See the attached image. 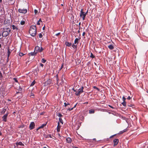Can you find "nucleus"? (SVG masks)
I'll use <instances>...</instances> for the list:
<instances>
[{
	"instance_id": "1",
	"label": "nucleus",
	"mask_w": 148,
	"mask_h": 148,
	"mask_svg": "<svg viewBox=\"0 0 148 148\" xmlns=\"http://www.w3.org/2000/svg\"><path fill=\"white\" fill-rule=\"evenodd\" d=\"M30 34L33 37L35 36L36 34V27L35 25L30 27L29 31Z\"/></svg>"
},
{
	"instance_id": "2",
	"label": "nucleus",
	"mask_w": 148,
	"mask_h": 148,
	"mask_svg": "<svg viewBox=\"0 0 148 148\" xmlns=\"http://www.w3.org/2000/svg\"><path fill=\"white\" fill-rule=\"evenodd\" d=\"M86 16V15L85 14V12H83V10L82 9L80 13V16L82 18L83 21L85 20Z\"/></svg>"
},
{
	"instance_id": "3",
	"label": "nucleus",
	"mask_w": 148,
	"mask_h": 148,
	"mask_svg": "<svg viewBox=\"0 0 148 148\" xmlns=\"http://www.w3.org/2000/svg\"><path fill=\"white\" fill-rule=\"evenodd\" d=\"M18 11L20 13L25 14L27 13V10L26 9H22L19 8L18 10Z\"/></svg>"
},
{
	"instance_id": "4",
	"label": "nucleus",
	"mask_w": 148,
	"mask_h": 148,
	"mask_svg": "<svg viewBox=\"0 0 148 148\" xmlns=\"http://www.w3.org/2000/svg\"><path fill=\"white\" fill-rule=\"evenodd\" d=\"M35 126V124L34 122H32L31 123L29 126V128L30 130L33 129Z\"/></svg>"
},
{
	"instance_id": "5",
	"label": "nucleus",
	"mask_w": 148,
	"mask_h": 148,
	"mask_svg": "<svg viewBox=\"0 0 148 148\" xmlns=\"http://www.w3.org/2000/svg\"><path fill=\"white\" fill-rule=\"evenodd\" d=\"M51 80L50 79H49L45 81L44 83L45 86H47L48 84H51Z\"/></svg>"
},
{
	"instance_id": "6",
	"label": "nucleus",
	"mask_w": 148,
	"mask_h": 148,
	"mask_svg": "<svg viewBox=\"0 0 148 148\" xmlns=\"http://www.w3.org/2000/svg\"><path fill=\"white\" fill-rule=\"evenodd\" d=\"M113 143H114V146H115L119 142V140L118 139H115L113 140Z\"/></svg>"
},
{
	"instance_id": "7",
	"label": "nucleus",
	"mask_w": 148,
	"mask_h": 148,
	"mask_svg": "<svg viewBox=\"0 0 148 148\" xmlns=\"http://www.w3.org/2000/svg\"><path fill=\"white\" fill-rule=\"evenodd\" d=\"M8 115V113H7L5 114L2 117V121L6 122L7 121V117Z\"/></svg>"
},
{
	"instance_id": "8",
	"label": "nucleus",
	"mask_w": 148,
	"mask_h": 148,
	"mask_svg": "<svg viewBox=\"0 0 148 148\" xmlns=\"http://www.w3.org/2000/svg\"><path fill=\"white\" fill-rule=\"evenodd\" d=\"M9 33L7 31H4L2 34L3 37H6L8 35Z\"/></svg>"
},
{
	"instance_id": "9",
	"label": "nucleus",
	"mask_w": 148,
	"mask_h": 148,
	"mask_svg": "<svg viewBox=\"0 0 148 148\" xmlns=\"http://www.w3.org/2000/svg\"><path fill=\"white\" fill-rule=\"evenodd\" d=\"M66 142L69 143H71L72 140V139L70 137H68L66 139Z\"/></svg>"
},
{
	"instance_id": "10",
	"label": "nucleus",
	"mask_w": 148,
	"mask_h": 148,
	"mask_svg": "<svg viewBox=\"0 0 148 148\" xmlns=\"http://www.w3.org/2000/svg\"><path fill=\"white\" fill-rule=\"evenodd\" d=\"M84 88V87L83 86H82L81 88L79 89H78L77 90L78 92L80 94L82 92H83V89Z\"/></svg>"
},
{
	"instance_id": "11",
	"label": "nucleus",
	"mask_w": 148,
	"mask_h": 148,
	"mask_svg": "<svg viewBox=\"0 0 148 148\" xmlns=\"http://www.w3.org/2000/svg\"><path fill=\"white\" fill-rule=\"evenodd\" d=\"M8 58L10 56V55L12 51V50L10 49L9 48L8 49Z\"/></svg>"
},
{
	"instance_id": "12",
	"label": "nucleus",
	"mask_w": 148,
	"mask_h": 148,
	"mask_svg": "<svg viewBox=\"0 0 148 148\" xmlns=\"http://www.w3.org/2000/svg\"><path fill=\"white\" fill-rule=\"evenodd\" d=\"M59 125H60V123L59 122H58V125L57 126V131L58 132H59L60 131V126Z\"/></svg>"
},
{
	"instance_id": "13",
	"label": "nucleus",
	"mask_w": 148,
	"mask_h": 148,
	"mask_svg": "<svg viewBox=\"0 0 148 148\" xmlns=\"http://www.w3.org/2000/svg\"><path fill=\"white\" fill-rule=\"evenodd\" d=\"M108 47L110 50H113L114 49V47L112 45H108Z\"/></svg>"
},
{
	"instance_id": "14",
	"label": "nucleus",
	"mask_w": 148,
	"mask_h": 148,
	"mask_svg": "<svg viewBox=\"0 0 148 148\" xmlns=\"http://www.w3.org/2000/svg\"><path fill=\"white\" fill-rule=\"evenodd\" d=\"M16 145L17 146L18 145L23 146L24 145V144H23L21 142H17L16 143Z\"/></svg>"
},
{
	"instance_id": "15",
	"label": "nucleus",
	"mask_w": 148,
	"mask_h": 148,
	"mask_svg": "<svg viewBox=\"0 0 148 148\" xmlns=\"http://www.w3.org/2000/svg\"><path fill=\"white\" fill-rule=\"evenodd\" d=\"M65 44L68 47H70L72 45V44L71 43H70L67 42H65Z\"/></svg>"
},
{
	"instance_id": "16",
	"label": "nucleus",
	"mask_w": 148,
	"mask_h": 148,
	"mask_svg": "<svg viewBox=\"0 0 148 148\" xmlns=\"http://www.w3.org/2000/svg\"><path fill=\"white\" fill-rule=\"evenodd\" d=\"M80 39V38H79V39H78V38H77L75 39V40L74 41V44H75L77 43V44L78 42V40Z\"/></svg>"
},
{
	"instance_id": "17",
	"label": "nucleus",
	"mask_w": 148,
	"mask_h": 148,
	"mask_svg": "<svg viewBox=\"0 0 148 148\" xmlns=\"http://www.w3.org/2000/svg\"><path fill=\"white\" fill-rule=\"evenodd\" d=\"M40 47L38 46H36L35 48V50L39 52Z\"/></svg>"
},
{
	"instance_id": "18",
	"label": "nucleus",
	"mask_w": 148,
	"mask_h": 148,
	"mask_svg": "<svg viewBox=\"0 0 148 148\" xmlns=\"http://www.w3.org/2000/svg\"><path fill=\"white\" fill-rule=\"evenodd\" d=\"M95 112V111L93 109H90L89 110V113L90 114L94 113Z\"/></svg>"
},
{
	"instance_id": "19",
	"label": "nucleus",
	"mask_w": 148,
	"mask_h": 148,
	"mask_svg": "<svg viewBox=\"0 0 148 148\" xmlns=\"http://www.w3.org/2000/svg\"><path fill=\"white\" fill-rule=\"evenodd\" d=\"M5 31H7V32H8V33L10 32L11 29L10 28H6L5 30H4Z\"/></svg>"
},
{
	"instance_id": "20",
	"label": "nucleus",
	"mask_w": 148,
	"mask_h": 148,
	"mask_svg": "<svg viewBox=\"0 0 148 148\" xmlns=\"http://www.w3.org/2000/svg\"><path fill=\"white\" fill-rule=\"evenodd\" d=\"M12 29L13 30H17L18 29V28L14 25H12Z\"/></svg>"
},
{
	"instance_id": "21",
	"label": "nucleus",
	"mask_w": 148,
	"mask_h": 148,
	"mask_svg": "<svg viewBox=\"0 0 148 148\" xmlns=\"http://www.w3.org/2000/svg\"><path fill=\"white\" fill-rule=\"evenodd\" d=\"M36 54V53H35V52H32L29 53V55L31 56H34Z\"/></svg>"
},
{
	"instance_id": "22",
	"label": "nucleus",
	"mask_w": 148,
	"mask_h": 148,
	"mask_svg": "<svg viewBox=\"0 0 148 148\" xmlns=\"http://www.w3.org/2000/svg\"><path fill=\"white\" fill-rule=\"evenodd\" d=\"M6 111V109L5 108H3L1 112V113L2 114H4L5 112Z\"/></svg>"
},
{
	"instance_id": "23",
	"label": "nucleus",
	"mask_w": 148,
	"mask_h": 148,
	"mask_svg": "<svg viewBox=\"0 0 148 148\" xmlns=\"http://www.w3.org/2000/svg\"><path fill=\"white\" fill-rule=\"evenodd\" d=\"M35 80H34L33 82H32L30 84V86H33L35 84Z\"/></svg>"
},
{
	"instance_id": "24",
	"label": "nucleus",
	"mask_w": 148,
	"mask_h": 148,
	"mask_svg": "<svg viewBox=\"0 0 148 148\" xmlns=\"http://www.w3.org/2000/svg\"><path fill=\"white\" fill-rule=\"evenodd\" d=\"M121 104L124 106H126V103L125 101H123V102L121 103Z\"/></svg>"
},
{
	"instance_id": "25",
	"label": "nucleus",
	"mask_w": 148,
	"mask_h": 148,
	"mask_svg": "<svg viewBox=\"0 0 148 148\" xmlns=\"http://www.w3.org/2000/svg\"><path fill=\"white\" fill-rule=\"evenodd\" d=\"M59 121L61 123H62V124H63V120H62V118H59Z\"/></svg>"
},
{
	"instance_id": "26",
	"label": "nucleus",
	"mask_w": 148,
	"mask_h": 148,
	"mask_svg": "<svg viewBox=\"0 0 148 148\" xmlns=\"http://www.w3.org/2000/svg\"><path fill=\"white\" fill-rule=\"evenodd\" d=\"M46 124H43L42 125L39 127V128H43L45 126H46Z\"/></svg>"
},
{
	"instance_id": "27",
	"label": "nucleus",
	"mask_w": 148,
	"mask_h": 148,
	"mask_svg": "<svg viewBox=\"0 0 148 148\" xmlns=\"http://www.w3.org/2000/svg\"><path fill=\"white\" fill-rule=\"evenodd\" d=\"M128 106L129 107H132L133 108H134V104H129L128 105Z\"/></svg>"
},
{
	"instance_id": "28",
	"label": "nucleus",
	"mask_w": 148,
	"mask_h": 148,
	"mask_svg": "<svg viewBox=\"0 0 148 148\" xmlns=\"http://www.w3.org/2000/svg\"><path fill=\"white\" fill-rule=\"evenodd\" d=\"M90 57L93 58L95 57V56H94L92 54V53H91L90 55Z\"/></svg>"
},
{
	"instance_id": "29",
	"label": "nucleus",
	"mask_w": 148,
	"mask_h": 148,
	"mask_svg": "<svg viewBox=\"0 0 148 148\" xmlns=\"http://www.w3.org/2000/svg\"><path fill=\"white\" fill-rule=\"evenodd\" d=\"M64 106L65 107H66L67 105H70V104L69 103H66V102L64 103Z\"/></svg>"
},
{
	"instance_id": "30",
	"label": "nucleus",
	"mask_w": 148,
	"mask_h": 148,
	"mask_svg": "<svg viewBox=\"0 0 148 148\" xmlns=\"http://www.w3.org/2000/svg\"><path fill=\"white\" fill-rule=\"evenodd\" d=\"M46 61V60L44 58L42 59L41 62L43 63H45Z\"/></svg>"
},
{
	"instance_id": "31",
	"label": "nucleus",
	"mask_w": 148,
	"mask_h": 148,
	"mask_svg": "<svg viewBox=\"0 0 148 148\" xmlns=\"http://www.w3.org/2000/svg\"><path fill=\"white\" fill-rule=\"evenodd\" d=\"M58 116L60 117H61L63 116V115L60 113H58L57 115Z\"/></svg>"
},
{
	"instance_id": "32",
	"label": "nucleus",
	"mask_w": 148,
	"mask_h": 148,
	"mask_svg": "<svg viewBox=\"0 0 148 148\" xmlns=\"http://www.w3.org/2000/svg\"><path fill=\"white\" fill-rule=\"evenodd\" d=\"M75 94L77 96H79L80 95V94L78 92V91H76Z\"/></svg>"
},
{
	"instance_id": "33",
	"label": "nucleus",
	"mask_w": 148,
	"mask_h": 148,
	"mask_svg": "<svg viewBox=\"0 0 148 148\" xmlns=\"http://www.w3.org/2000/svg\"><path fill=\"white\" fill-rule=\"evenodd\" d=\"M25 23V22L24 21H22L20 23V24L21 25H23Z\"/></svg>"
},
{
	"instance_id": "34",
	"label": "nucleus",
	"mask_w": 148,
	"mask_h": 148,
	"mask_svg": "<svg viewBox=\"0 0 148 148\" xmlns=\"http://www.w3.org/2000/svg\"><path fill=\"white\" fill-rule=\"evenodd\" d=\"M43 50V49L42 47H41L40 48H39V52H41Z\"/></svg>"
},
{
	"instance_id": "35",
	"label": "nucleus",
	"mask_w": 148,
	"mask_h": 148,
	"mask_svg": "<svg viewBox=\"0 0 148 148\" xmlns=\"http://www.w3.org/2000/svg\"><path fill=\"white\" fill-rule=\"evenodd\" d=\"M77 45H74V44H73L72 45V47L73 48H77Z\"/></svg>"
},
{
	"instance_id": "36",
	"label": "nucleus",
	"mask_w": 148,
	"mask_h": 148,
	"mask_svg": "<svg viewBox=\"0 0 148 148\" xmlns=\"http://www.w3.org/2000/svg\"><path fill=\"white\" fill-rule=\"evenodd\" d=\"M24 55V54H23V53H19V55L20 56H23V55Z\"/></svg>"
},
{
	"instance_id": "37",
	"label": "nucleus",
	"mask_w": 148,
	"mask_h": 148,
	"mask_svg": "<svg viewBox=\"0 0 148 148\" xmlns=\"http://www.w3.org/2000/svg\"><path fill=\"white\" fill-rule=\"evenodd\" d=\"M22 90V88L20 86H19L18 90L20 92V91H21Z\"/></svg>"
},
{
	"instance_id": "38",
	"label": "nucleus",
	"mask_w": 148,
	"mask_h": 148,
	"mask_svg": "<svg viewBox=\"0 0 148 148\" xmlns=\"http://www.w3.org/2000/svg\"><path fill=\"white\" fill-rule=\"evenodd\" d=\"M73 108H69L67 110L69 111H71V110H72L73 109Z\"/></svg>"
},
{
	"instance_id": "39",
	"label": "nucleus",
	"mask_w": 148,
	"mask_h": 148,
	"mask_svg": "<svg viewBox=\"0 0 148 148\" xmlns=\"http://www.w3.org/2000/svg\"><path fill=\"white\" fill-rule=\"evenodd\" d=\"M34 12L35 14H36L38 13V10L36 9H35L34 10Z\"/></svg>"
},
{
	"instance_id": "40",
	"label": "nucleus",
	"mask_w": 148,
	"mask_h": 148,
	"mask_svg": "<svg viewBox=\"0 0 148 148\" xmlns=\"http://www.w3.org/2000/svg\"><path fill=\"white\" fill-rule=\"evenodd\" d=\"M122 99H123V101H125V100L126 99L125 98L124 96H123V97Z\"/></svg>"
},
{
	"instance_id": "41",
	"label": "nucleus",
	"mask_w": 148,
	"mask_h": 148,
	"mask_svg": "<svg viewBox=\"0 0 148 148\" xmlns=\"http://www.w3.org/2000/svg\"><path fill=\"white\" fill-rule=\"evenodd\" d=\"M42 36V34H40L39 35V37L40 38H41Z\"/></svg>"
},
{
	"instance_id": "42",
	"label": "nucleus",
	"mask_w": 148,
	"mask_h": 148,
	"mask_svg": "<svg viewBox=\"0 0 148 148\" xmlns=\"http://www.w3.org/2000/svg\"><path fill=\"white\" fill-rule=\"evenodd\" d=\"M60 34V33L59 32L56 34L55 35L56 36H58Z\"/></svg>"
},
{
	"instance_id": "43",
	"label": "nucleus",
	"mask_w": 148,
	"mask_h": 148,
	"mask_svg": "<svg viewBox=\"0 0 148 148\" xmlns=\"http://www.w3.org/2000/svg\"><path fill=\"white\" fill-rule=\"evenodd\" d=\"M63 66H64V64H62V66L61 67L60 70H61L63 67Z\"/></svg>"
},
{
	"instance_id": "44",
	"label": "nucleus",
	"mask_w": 148,
	"mask_h": 148,
	"mask_svg": "<svg viewBox=\"0 0 148 148\" xmlns=\"http://www.w3.org/2000/svg\"><path fill=\"white\" fill-rule=\"evenodd\" d=\"M2 77V75L1 72L0 71V78Z\"/></svg>"
},
{
	"instance_id": "45",
	"label": "nucleus",
	"mask_w": 148,
	"mask_h": 148,
	"mask_svg": "<svg viewBox=\"0 0 148 148\" xmlns=\"http://www.w3.org/2000/svg\"><path fill=\"white\" fill-rule=\"evenodd\" d=\"M93 88L94 89H96L98 90H99V88H98L96 86H94L93 87Z\"/></svg>"
},
{
	"instance_id": "46",
	"label": "nucleus",
	"mask_w": 148,
	"mask_h": 148,
	"mask_svg": "<svg viewBox=\"0 0 148 148\" xmlns=\"http://www.w3.org/2000/svg\"><path fill=\"white\" fill-rule=\"evenodd\" d=\"M24 125H22L21 126H20L19 127V128H23L24 127Z\"/></svg>"
},
{
	"instance_id": "47",
	"label": "nucleus",
	"mask_w": 148,
	"mask_h": 148,
	"mask_svg": "<svg viewBox=\"0 0 148 148\" xmlns=\"http://www.w3.org/2000/svg\"><path fill=\"white\" fill-rule=\"evenodd\" d=\"M116 134H115V135H112V136H110V138H112V137H113L115 136Z\"/></svg>"
},
{
	"instance_id": "48",
	"label": "nucleus",
	"mask_w": 148,
	"mask_h": 148,
	"mask_svg": "<svg viewBox=\"0 0 148 148\" xmlns=\"http://www.w3.org/2000/svg\"><path fill=\"white\" fill-rule=\"evenodd\" d=\"M14 81L16 82H18L16 78H14Z\"/></svg>"
},
{
	"instance_id": "49",
	"label": "nucleus",
	"mask_w": 148,
	"mask_h": 148,
	"mask_svg": "<svg viewBox=\"0 0 148 148\" xmlns=\"http://www.w3.org/2000/svg\"><path fill=\"white\" fill-rule=\"evenodd\" d=\"M131 98L129 96L127 98V99L128 100H130L131 99Z\"/></svg>"
},
{
	"instance_id": "50",
	"label": "nucleus",
	"mask_w": 148,
	"mask_h": 148,
	"mask_svg": "<svg viewBox=\"0 0 148 148\" xmlns=\"http://www.w3.org/2000/svg\"><path fill=\"white\" fill-rule=\"evenodd\" d=\"M56 80H57V81L58 82V75H56Z\"/></svg>"
},
{
	"instance_id": "51",
	"label": "nucleus",
	"mask_w": 148,
	"mask_h": 148,
	"mask_svg": "<svg viewBox=\"0 0 148 148\" xmlns=\"http://www.w3.org/2000/svg\"><path fill=\"white\" fill-rule=\"evenodd\" d=\"M85 34V32H84L82 34V36H84Z\"/></svg>"
},
{
	"instance_id": "52",
	"label": "nucleus",
	"mask_w": 148,
	"mask_h": 148,
	"mask_svg": "<svg viewBox=\"0 0 148 148\" xmlns=\"http://www.w3.org/2000/svg\"><path fill=\"white\" fill-rule=\"evenodd\" d=\"M40 66H42V67L44 65H43V64H42V63H40Z\"/></svg>"
},
{
	"instance_id": "53",
	"label": "nucleus",
	"mask_w": 148,
	"mask_h": 148,
	"mask_svg": "<svg viewBox=\"0 0 148 148\" xmlns=\"http://www.w3.org/2000/svg\"><path fill=\"white\" fill-rule=\"evenodd\" d=\"M77 103H76L75 105V106H74L73 107V108H75L76 106H77Z\"/></svg>"
},
{
	"instance_id": "54",
	"label": "nucleus",
	"mask_w": 148,
	"mask_h": 148,
	"mask_svg": "<svg viewBox=\"0 0 148 148\" xmlns=\"http://www.w3.org/2000/svg\"><path fill=\"white\" fill-rule=\"evenodd\" d=\"M37 24L38 25H40V24L39 23V22H38L37 23Z\"/></svg>"
},
{
	"instance_id": "55",
	"label": "nucleus",
	"mask_w": 148,
	"mask_h": 148,
	"mask_svg": "<svg viewBox=\"0 0 148 148\" xmlns=\"http://www.w3.org/2000/svg\"><path fill=\"white\" fill-rule=\"evenodd\" d=\"M88 10L86 12H85V14L86 15V14H87L88 13Z\"/></svg>"
},
{
	"instance_id": "56",
	"label": "nucleus",
	"mask_w": 148,
	"mask_h": 148,
	"mask_svg": "<svg viewBox=\"0 0 148 148\" xmlns=\"http://www.w3.org/2000/svg\"><path fill=\"white\" fill-rule=\"evenodd\" d=\"M81 25V22H79V26L80 27Z\"/></svg>"
},
{
	"instance_id": "57",
	"label": "nucleus",
	"mask_w": 148,
	"mask_h": 148,
	"mask_svg": "<svg viewBox=\"0 0 148 148\" xmlns=\"http://www.w3.org/2000/svg\"><path fill=\"white\" fill-rule=\"evenodd\" d=\"M31 96H34V95L33 93H32Z\"/></svg>"
},
{
	"instance_id": "58",
	"label": "nucleus",
	"mask_w": 148,
	"mask_h": 148,
	"mask_svg": "<svg viewBox=\"0 0 148 148\" xmlns=\"http://www.w3.org/2000/svg\"><path fill=\"white\" fill-rule=\"evenodd\" d=\"M40 21L41 22H42V21L41 20V18L38 21V22H40Z\"/></svg>"
},
{
	"instance_id": "59",
	"label": "nucleus",
	"mask_w": 148,
	"mask_h": 148,
	"mask_svg": "<svg viewBox=\"0 0 148 148\" xmlns=\"http://www.w3.org/2000/svg\"><path fill=\"white\" fill-rule=\"evenodd\" d=\"M109 106L110 107V108H114L112 106H110V105H109Z\"/></svg>"
},
{
	"instance_id": "60",
	"label": "nucleus",
	"mask_w": 148,
	"mask_h": 148,
	"mask_svg": "<svg viewBox=\"0 0 148 148\" xmlns=\"http://www.w3.org/2000/svg\"><path fill=\"white\" fill-rule=\"evenodd\" d=\"M40 129V128H39V127L37 129H36V130L37 131H38V130L39 129Z\"/></svg>"
},
{
	"instance_id": "61",
	"label": "nucleus",
	"mask_w": 148,
	"mask_h": 148,
	"mask_svg": "<svg viewBox=\"0 0 148 148\" xmlns=\"http://www.w3.org/2000/svg\"><path fill=\"white\" fill-rule=\"evenodd\" d=\"M84 103V104H88V102H86L85 103Z\"/></svg>"
},
{
	"instance_id": "62",
	"label": "nucleus",
	"mask_w": 148,
	"mask_h": 148,
	"mask_svg": "<svg viewBox=\"0 0 148 148\" xmlns=\"http://www.w3.org/2000/svg\"><path fill=\"white\" fill-rule=\"evenodd\" d=\"M125 131H123V132H120L121 133L120 134H121L122 133H123V132H124Z\"/></svg>"
},
{
	"instance_id": "63",
	"label": "nucleus",
	"mask_w": 148,
	"mask_h": 148,
	"mask_svg": "<svg viewBox=\"0 0 148 148\" xmlns=\"http://www.w3.org/2000/svg\"><path fill=\"white\" fill-rule=\"evenodd\" d=\"M45 29V27H44L43 28H42V29L43 30H44Z\"/></svg>"
},
{
	"instance_id": "64",
	"label": "nucleus",
	"mask_w": 148,
	"mask_h": 148,
	"mask_svg": "<svg viewBox=\"0 0 148 148\" xmlns=\"http://www.w3.org/2000/svg\"><path fill=\"white\" fill-rule=\"evenodd\" d=\"M80 31L79 30L78 31V33H80Z\"/></svg>"
}]
</instances>
